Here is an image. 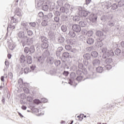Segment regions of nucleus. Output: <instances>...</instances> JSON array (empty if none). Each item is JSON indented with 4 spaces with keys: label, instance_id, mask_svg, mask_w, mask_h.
Instances as JSON below:
<instances>
[{
    "label": "nucleus",
    "instance_id": "nucleus-1",
    "mask_svg": "<svg viewBox=\"0 0 124 124\" xmlns=\"http://www.w3.org/2000/svg\"><path fill=\"white\" fill-rule=\"evenodd\" d=\"M19 42L21 43L23 47L25 46H30L33 43V38H30L28 36H25V32L20 31L17 33Z\"/></svg>",
    "mask_w": 124,
    "mask_h": 124
},
{
    "label": "nucleus",
    "instance_id": "nucleus-2",
    "mask_svg": "<svg viewBox=\"0 0 124 124\" xmlns=\"http://www.w3.org/2000/svg\"><path fill=\"white\" fill-rule=\"evenodd\" d=\"M73 9H74V7L71 6L70 8V5L68 3H66L65 4V7H61L60 8V11H55L54 16L60 17L62 13L66 14V15H70L73 12Z\"/></svg>",
    "mask_w": 124,
    "mask_h": 124
},
{
    "label": "nucleus",
    "instance_id": "nucleus-3",
    "mask_svg": "<svg viewBox=\"0 0 124 124\" xmlns=\"http://www.w3.org/2000/svg\"><path fill=\"white\" fill-rule=\"evenodd\" d=\"M102 52L104 53L103 55V59H105V63L107 64H109V63H111L113 62V59L109 57H114L115 56V53L113 50L109 51V52H106L102 49Z\"/></svg>",
    "mask_w": 124,
    "mask_h": 124
},
{
    "label": "nucleus",
    "instance_id": "nucleus-4",
    "mask_svg": "<svg viewBox=\"0 0 124 124\" xmlns=\"http://www.w3.org/2000/svg\"><path fill=\"white\" fill-rule=\"evenodd\" d=\"M93 78H95L94 73H93V72H91L89 73H86V74H84V75L77 76L76 79L79 83V82H80L81 80L84 81L86 80V79H93Z\"/></svg>",
    "mask_w": 124,
    "mask_h": 124
},
{
    "label": "nucleus",
    "instance_id": "nucleus-5",
    "mask_svg": "<svg viewBox=\"0 0 124 124\" xmlns=\"http://www.w3.org/2000/svg\"><path fill=\"white\" fill-rule=\"evenodd\" d=\"M78 14L81 17H87V16H88V15L91 13V12L84 10V8L81 6L78 7Z\"/></svg>",
    "mask_w": 124,
    "mask_h": 124
},
{
    "label": "nucleus",
    "instance_id": "nucleus-6",
    "mask_svg": "<svg viewBox=\"0 0 124 124\" xmlns=\"http://www.w3.org/2000/svg\"><path fill=\"white\" fill-rule=\"evenodd\" d=\"M106 6H107V9H108L110 12H115L116 9L118 7V6L116 3H113L112 5H111V2H107Z\"/></svg>",
    "mask_w": 124,
    "mask_h": 124
},
{
    "label": "nucleus",
    "instance_id": "nucleus-7",
    "mask_svg": "<svg viewBox=\"0 0 124 124\" xmlns=\"http://www.w3.org/2000/svg\"><path fill=\"white\" fill-rule=\"evenodd\" d=\"M24 52L25 54H33L35 52V48L34 45H31L30 47L26 46L24 49Z\"/></svg>",
    "mask_w": 124,
    "mask_h": 124
},
{
    "label": "nucleus",
    "instance_id": "nucleus-8",
    "mask_svg": "<svg viewBox=\"0 0 124 124\" xmlns=\"http://www.w3.org/2000/svg\"><path fill=\"white\" fill-rule=\"evenodd\" d=\"M49 19L46 16V15L44 16L42 18V22L41 23L42 27H43L44 28L47 27L48 23H49Z\"/></svg>",
    "mask_w": 124,
    "mask_h": 124
},
{
    "label": "nucleus",
    "instance_id": "nucleus-9",
    "mask_svg": "<svg viewBox=\"0 0 124 124\" xmlns=\"http://www.w3.org/2000/svg\"><path fill=\"white\" fill-rule=\"evenodd\" d=\"M19 62L23 67L27 66V59H26V56L22 54L20 56L19 58Z\"/></svg>",
    "mask_w": 124,
    "mask_h": 124
},
{
    "label": "nucleus",
    "instance_id": "nucleus-10",
    "mask_svg": "<svg viewBox=\"0 0 124 124\" xmlns=\"http://www.w3.org/2000/svg\"><path fill=\"white\" fill-rule=\"evenodd\" d=\"M72 30L75 31V32H77V33H78L81 31V27H80L79 24H73L72 26Z\"/></svg>",
    "mask_w": 124,
    "mask_h": 124
},
{
    "label": "nucleus",
    "instance_id": "nucleus-11",
    "mask_svg": "<svg viewBox=\"0 0 124 124\" xmlns=\"http://www.w3.org/2000/svg\"><path fill=\"white\" fill-rule=\"evenodd\" d=\"M89 20L92 23H95L97 21V15L96 14H91L89 16Z\"/></svg>",
    "mask_w": 124,
    "mask_h": 124
},
{
    "label": "nucleus",
    "instance_id": "nucleus-12",
    "mask_svg": "<svg viewBox=\"0 0 124 124\" xmlns=\"http://www.w3.org/2000/svg\"><path fill=\"white\" fill-rule=\"evenodd\" d=\"M55 58L52 56H48L46 59V62L50 65L51 67H53L54 66L53 65L55 62Z\"/></svg>",
    "mask_w": 124,
    "mask_h": 124
},
{
    "label": "nucleus",
    "instance_id": "nucleus-13",
    "mask_svg": "<svg viewBox=\"0 0 124 124\" xmlns=\"http://www.w3.org/2000/svg\"><path fill=\"white\" fill-rule=\"evenodd\" d=\"M83 64H84L85 66H86V67H88V70L90 71H92L93 69V68L91 65V64L90 63V62L88 61V60H83Z\"/></svg>",
    "mask_w": 124,
    "mask_h": 124
},
{
    "label": "nucleus",
    "instance_id": "nucleus-14",
    "mask_svg": "<svg viewBox=\"0 0 124 124\" xmlns=\"http://www.w3.org/2000/svg\"><path fill=\"white\" fill-rule=\"evenodd\" d=\"M95 34L98 37L102 38L103 36H104V31L103 30H98L95 32Z\"/></svg>",
    "mask_w": 124,
    "mask_h": 124
},
{
    "label": "nucleus",
    "instance_id": "nucleus-15",
    "mask_svg": "<svg viewBox=\"0 0 124 124\" xmlns=\"http://www.w3.org/2000/svg\"><path fill=\"white\" fill-rule=\"evenodd\" d=\"M86 43L88 45H93L94 43V39L91 37H88L86 40Z\"/></svg>",
    "mask_w": 124,
    "mask_h": 124
},
{
    "label": "nucleus",
    "instance_id": "nucleus-16",
    "mask_svg": "<svg viewBox=\"0 0 124 124\" xmlns=\"http://www.w3.org/2000/svg\"><path fill=\"white\" fill-rule=\"evenodd\" d=\"M69 57H70V54H69V53L68 52H64L62 53V58L61 60L66 61V60L68 59Z\"/></svg>",
    "mask_w": 124,
    "mask_h": 124
},
{
    "label": "nucleus",
    "instance_id": "nucleus-17",
    "mask_svg": "<svg viewBox=\"0 0 124 124\" xmlns=\"http://www.w3.org/2000/svg\"><path fill=\"white\" fill-rule=\"evenodd\" d=\"M82 19V16L80 15H77L73 17L74 22H79Z\"/></svg>",
    "mask_w": 124,
    "mask_h": 124
},
{
    "label": "nucleus",
    "instance_id": "nucleus-18",
    "mask_svg": "<svg viewBox=\"0 0 124 124\" xmlns=\"http://www.w3.org/2000/svg\"><path fill=\"white\" fill-rule=\"evenodd\" d=\"M21 25L23 28V31H29V25L28 22H23L21 23Z\"/></svg>",
    "mask_w": 124,
    "mask_h": 124
},
{
    "label": "nucleus",
    "instance_id": "nucleus-19",
    "mask_svg": "<svg viewBox=\"0 0 124 124\" xmlns=\"http://www.w3.org/2000/svg\"><path fill=\"white\" fill-rule=\"evenodd\" d=\"M78 67L79 69H81L82 70H83V71H84L85 73H88V72H87V69L85 68L83 63L78 62Z\"/></svg>",
    "mask_w": 124,
    "mask_h": 124
},
{
    "label": "nucleus",
    "instance_id": "nucleus-20",
    "mask_svg": "<svg viewBox=\"0 0 124 124\" xmlns=\"http://www.w3.org/2000/svg\"><path fill=\"white\" fill-rule=\"evenodd\" d=\"M15 16H18V17H22V13L19 8H16L15 11Z\"/></svg>",
    "mask_w": 124,
    "mask_h": 124
},
{
    "label": "nucleus",
    "instance_id": "nucleus-21",
    "mask_svg": "<svg viewBox=\"0 0 124 124\" xmlns=\"http://www.w3.org/2000/svg\"><path fill=\"white\" fill-rule=\"evenodd\" d=\"M103 45V43H102V39H99V40H97L95 46L96 47H102Z\"/></svg>",
    "mask_w": 124,
    "mask_h": 124
},
{
    "label": "nucleus",
    "instance_id": "nucleus-22",
    "mask_svg": "<svg viewBox=\"0 0 124 124\" xmlns=\"http://www.w3.org/2000/svg\"><path fill=\"white\" fill-rule=\"evenodd\" d=\"M32 63V57L31 56H29L26 60V66L28 64H31Z\"/></svg>",
    "mask_w": 124,
    "mask_h": 124
},
{
    "label": "nucleus",
    "instance_id": "nucleus-23",
    "mask_svg": "<svg viewBox=\"0 0 124 124\" xmlns=\"http://www.w3.org/2000/svg\"><path fill=\"white\" fill-rule=\"evenodd\" d=\"M115 1L118 2V6L119 7H123L124 5V0H114Z\"/></svg>",
    "mask_w": 124,
    "mask_h": 124
},
{
    "label": "nucleus",
    "instance_id": "nucleus-24",
    "mask_svg": "<svg viewBox=\"0 0 124 124\" xmlns=\"http://www.w3.org/2000/svg\"><path fill=\"white\" fill-rule=\"evenodd\" d=\"M83 58L84 60H87V61H89V60H91L92 58V55L91 54L87 53H85L83 55Z\"/></svg>",
    "mask_w": 124,
    "mask_h": 124
},
{
    "label": "nucleus",
    "instance_id": "nucleus-25",
    "mask_svg": "<svg viewBox=\"0 0 124 124\" xmlns=\"http://www.w3.org/2000/svg\"><path fill=\"white\" fill-rule=\"evenodd\" d=\"M68 35L70 37H71L72 38H74V37L76 36V33H75V31H74L71 30L69 31Z\"/></svg>",
    "mask_w": 124,
    "mask_h": 124
},
{
    "label": "nucleus",
    "instance_id": "nucleus-26",
    "mask_svg": "<svg viewBox=\"0 0 124 124\" xmlns=\"http://www.w3.org/2000/svg\"><path fill=\"white\" fill-rule=\"evenodd\" d=\"M85 74H86V72H85V71L79 69L77 70V76L85 75Z\"/></svg>",
    "mask_w": 124,
    "mask_h": 124
},
{
    "label": "nucleus",
    "instance_id": "nucleus-27",
    "mask_svg": "<svg viewBox=\"0 0 124 124\" xmlns=\"http://www.w3.org/2000/svg\"><path fill=\"white\" fill-rule=\"evenodd\" d=\"M91 56L92 58H94L95 59L96 58H97L98 57V52L96 51H93L91 52Z\"/></svg>",
    "mask_w": 124,
    "mask_h": 124
},
{
    "label": "nucleus",
    "instance_id": "nucleus-28",
    "mask_svg": "<svg viewBox=\"0 0 124 124\" xmlns=\"http://www.w3.org/2000/svg\"><path fill=\"white\" fill-rule=\"evenodd\" d=\"M41 46L43 49H47L49 47V44L48 42L41 43Z\"/></svg>",
    "mask_w": 124,
    "mask_h": 124
},
{
    "label": "nucleus",
    "instance_id": "nucleus-29",
    "mask_svg": "<svg viewBox=\"0 0 124 124\" xmlns=\"http://www.w3.org/2000/svg\"><path fill=\"white\" fill-rule=\"evenodd\" d=\"M87 21L82 20V21H80L78 25L79 26H80V28L81 27V28H84L85 27H86V26H87Z\"/></svg>",
    "mask_w": 124,
    "mask_h": 124
},
{
    "label": "nucleus",
    "instance_id": "nucleus-30",
    "mask_svg": "<svg viewBox=\"0 0 124 124\" xmlns=\"http://www.w3.org/2000/svg\"><path fill=\"white\" fill-rule=\"evenodd\" d=\"M92 63L94 66L99 65L100 63V60L97 59H94Z\"/></svg>",
    "mask_w": 124,
    "mask_h": 124
},
{
    "label": "nucleus",
    "instance_id": "nucleus-31",
    "mask_svg": "<svg viewBox=\"0 0 124 124\" xmlns=\"http://www.w3.org/2000/svg\"><path fill=\"white\" fill-rule=\"evenodd\" d=\"M42 8L44 11H47V10L49 9V6L48 5V4L44 3L43 4Z\"/></svg>",
    "mask_w": 124,
    "mask_h": 124
},
{
    "label": "nucleus",
    "instance_id": "nucleus-32",
    "mask_svg": "<svg viewBox=\"0 0 124 124\" xmlns=\"http://www.w3.org/2000/svg\"><path fill=\"white\" fill-rule=\"evenodd\" d=\"M50 31H56L57 30V24L55 23H52L50 26Z\"/></svg>",
    "mask_w": 124,
    "mask_h": 124
},
{
    "label": "nucleus",
    "instance_id": "nucleus-33",
    "mask_svg": "<svg viewBox=\"0 0 124 124\" xmlns=\"http://www.w3.org/2000/svg\"><path fill=\"white\" fill-rule=\"evenodd\" d=\"M19 20L18 18H16V16H15L11 17V23H14L16 25V23H18Z\"/></svg>",
    "mask_w": 124,
    "mask_h": 124
},
{
    "label": "nucleus",
    "instance_id": "nucleus-34",
    "mask_svg": "<svg viewBox=\"0 0 124 124\" xmlns=\"http://www.w3.org/2000/svg\"><path fill=\"white\" fill-rule=\"evenodd\" d=\"M54 64L55 65V66H56L57 67H58V66H60L61 64H62V62H61V60H54Z\"/></svg>",
    "mask_w": 124,
    "mask_h": 124
},
{
    "label": "nucleus",
    "instance_id": "nucleus-35",
    "mask_svg": "<svg viewBox=\"0 0 124 124\" xmlns=\"http://www.w3.org/2000/svg\"><path fill=\"white\" fill-rule=\"evenodd\" d=\"M40 39L41 40V43H45V42H48V38H47V37L46 36H41Z\"/></svg>",
    "mask_w": 124,
    "mask_h": 124
},
{
    "label": "nucleus",
    "instance_id": "nucleus-36",
    "mask_svg": "<svg viewBox=\"0 0 124 124\" xmlns=\"http://www.w3.org/2000/svg\"><path fill=\"white\" fill-rule=\"evenodd\" d=\"M96 72H98V73H102L103 72V70H104V68H103V67H98L96 69Z\"/></svg>",
    "mask_w": 124,
    "mask_h": 124
},
{
    "label": "nucleus",
    "instance_id": "nucleus-37",
    "mask_svg": "<svg viewBox=\"0 0 124 124\" xmlns=\"http://www.w3.org/2000/svg\"><path fill=\"white\" fill-rule=\"evenodd\" d=\"M65 39H64V37L61 36H60L58 38V41L59 43H63L64 42V41Z\"/></svg>",
    "mask_w": 124,
    "mask_h": 124
},
{
    "label": "nucleus",
    "instance_id": "nucleus-38",
    "mask_svg": "<svg viewBox=\"0 0 124 124\" xmlns=\"http://www.w3.org/2000/svg\"><path fill=\"white\" fill-rule=\"evenodd\" d=\"M114 53L116 56H121V53H122V50L120 49V48H116L114 51Z\"/></svg>",
    "mask_w": 124,
    "mask_h": 124
},
{
    "label": "nucleus",
    "instance_id": "nucleus-39",
    "mask_svg": "<svg viewBox=\"0 0 124 124\" xmlns=\"http://www.w3.org/2000/svg\"><path fill=\"white\" fill-rule=\"evenodd\" d=\"M71 51L72 52V53H73L74 54V57H76V56H77V55L78 54V50H77L76 48H73L71 49Z\"/></svg>",
    "mask_w": 124,
    "mask_h": 124
},
{
    "label": "nucleus",
    "instance_id": "nucleus-40",
    "mask_svg": "<svg viewBox=\"0 0 124 124\" xmlns=\"http://www.w3.org/2000/svg\"><path fill=\"white\" fill-rule=\"evenodd\" d=\"M104 70H110L111 68H112V66L110 64H107L106 65H104L103 66Z\"/></svg>",
    "mask_w": 124,
    "mask_h": 124
},
{
    "label": "nucleus",
    "instance_id": "nucleus-41",
    "mask_svg": "<svg viewBox=\"0 0 124 124\" xmlns=\"http://www.w3.org/2000/svg\"><path fill=\"white\" fill-rule=\"evenodd\" d=\"M31 71L29 67H27L23 69V72L24 74H28L29 72H31Z\"/></svg>",
    "mask_w": 124,
    "mask_h": 124
},
{
    "label": "nucleus",
    "instance_id": "nucleus-42",
    "mask_svg": "<svg viewBox=\"0 0 124 124\" xmlns=\"http://www.w3.org/2000/svg\"><path fill=\"white\" fill-rule=\"evenodd\" d=\"M93 50V46H87L86 48V51H87V52H88V53H91V52H92Z\"/></svg>",
    "mask_w": 124,
    "mask_h": 124
},
{
    "label": "nucleus",
    "instance_id": "nucleus-43",
    "mask_svg": "<svg viewBox=\"0 0 124 124\" xmlns=\"http://www.w3.org/2000/svg\"><path fill=\"white\" fill-rule=\"evenodd\" d=\"M61 30L63 32H66V31H67V26H66V25H62L61 26Z\"/></svg>",
    "mask_w": 124,
    "mask_h": 124
},
{
    "label": "nucleus",
    "instance_id": "nucleus-44",
    "mask_svg": "<svg viewBox=\"0 0 124 124\" xmlns=\"http://www.w3.org/2000/svg\"><path fill=\"white\" fill-rule=\"evenodd\" d=\"M64 48L67 51H71L72 49V46L69 45H66L64 46Z\"/></svg>",
    "mask_w": 124,
    "mask_h": 124
},
{
    "label": "nucleus",
    "instance_id": "nucleus-45",
    "mask_svg": "<svg viewBox=\"0 0 124 124\" xmlns=\"http://www.w3.org/2000/svg\"><path fill=\"white\" fill-rule=\"evenodd\" d=\"M108 26L109 27H114V26H115V22L113 21H108Z\"/></svg>",
    "mask_w": 124,
    "mask_h": 124
},
{
    "label": "nucleus",
    "instance_id": "nucleus-46",
    "mask_svg": "<svg viewBox=\"0 0 124 124\" xmlns=\"http://www.w3.org/2000/svg\"><path fill=\"white\" fill-rule=\"evenodd\" d=\"M70 77L71 79L74 80L76 78V74L74 72H72L70 74Z\"/></svg>",
    "mask_w": 124,
    "mask_h": 124
},
{
    "label": "nucleus",
    "instance_id": "nucleus-47",
    "mask_svg": "<svg viewBox=\"0 0 124 124\" xmlns=\"http://www.w3.org/2000/svg\"><path fill=\"white\" fill-rule=\"evenodd\" d=\"M47 74H50V75H54L56 74V70L55 68H53L52 70H50L48 73H46Z\"/></svg>",
    "mask_w": 124,
    "mask_h": 124
},
{
    "label": "nucleus",
    "instance_id": "nucleus-48",
    "mask_svg": "<svg viewBox=\"0 0 124 124\" xmlns=\"http://www.w3.org/2000/svg\"><path fill=\"white\" fill-rule=\"evenodd\" d=\"M62 21L64 22H66V21H68V16L65 15H62L61 17Z\"/></svg>",
    "mask_w": 124,
    "mask_h": 124
},
{
    "label": "nucleus",
    "instance_id": "nucleus-49",
    "mask_svg": "<svg viewBox=\"0 0 124 124\" xmlns=\"http://www.w3.org/2000/svg\"><path fill=\"white\" fill-rule=\"evenodd\" d=\"M57 3L60 7H64V6H62V5H63V1L62 0H59L57 1Z\"/></svg>",
    "mask_w": 124,
    "mask_h": 124
},
{
    "label": "nucleus",
    "instance_id": "nucleus-50",
    "mask_svg": "<svg viewBox=\"0 0 124 124\" xmlns=\"http://www.w3.org/2000/svg\"><path fill=\"white\" fill-rule=\"evenodd\" d=\"M60 16H54V21L55 22V23H60Z\"/></svg>",
    "mask_w": 124,
    "mask_h": 124
},
{
    "label": "nucleus",
    "instance_id": "nucleus-51",
    "mask_svg": "<svg viewBox=\"0 0 124 124\" xmlns=\"http://www.w3.org/2000/svg\"><path fill=\"white\" fill-rule=\"evenodd\" d=\"M107 19H108V15H103L101 18V20L104 22H105Z\"/></svg>",
    "mask_w": 124,
    "mask_h": 124
},
{
    "label": "nucleus",
    "instance_id": "nucleus-52",
    "mask_svg": "<svg viewBox=\"0 0 124 124\" xmlns=\"http://www.w3.org/2000/svg\"><path fill=\"white\" fill-rule=\"evenodd\" d=\"M46 16L49 19H52V18H53V17H54V15L52 13H48L47 15H46Z\"/></svg>",
    "mask_w": 124,
    "mask_h": 124
},
{
    "label": "nucleus",
    "instance_id": "nucleus-53",
    "mask_svg": "<svg viewBox=\"0 0 124 124\" xmlns=\"http://www.w3.org/2000/svg\"><path fill=\"white\" fill-rule=\"evenodd\" d=\"M44 3H43V0H39L38 2L37 3L38 7H40V6L42 7V5H43Z\"/></svg>",
    "mask_w": 124,
    "mask_h": 124
},
{
    "label": "nucleus",
    "instance_id": "nucleus-54",
    "mask_svg": "<svg viewBox=\"0 0 124 124\" xmlns=\"http://www.w3.org/2000/svg\"><path fill=\"white\" fill-rule=\"evenodd\" d=\"M49 9L50 11H53L55 9V3H51Z\"/></svg>",
    "mask_w": 124,
    "mask_h": 124
},
{
    "label": "nucleus",
    "instance_id": "nucleus-55",
    "mask_svg": "<svg viewBox=\"0 0 124 124\" xmlns=\"http://www.w3.org/2000/svg\"><path fill=\"white\" fill-rule=\"evenodd\" d=\"M48 36H49V37H53V36H54L55 33H54V31H53L52 30H50L48 33Z\"/></svg>",
    "mask_w": 124,
    "mask_h": 124
},
{
    "label": "nucleus",
    "instance_id": "nucleus-56",
    "mask_svg": "<svg viewBox=\"0 0 124 124\" xmlns=\"http://www.w3.org/2000/svg\"><path fill=\"white\" fill-rule=\"evenodd\" d=\"M15 48V45L14 44H11L10 45H9V48L10 50H11L12 51Z\"/></svg>",
    "mask_w": 124,
    "mask_h": 124
},
{
    "label": "nucleus",
    "instance_id": "nucleus-57",
    "mask_svg": "<svg viewBox=\"0 0 124 124\" xmlns=\"http://www.w3.org/2000/svg\"><path fill=\"white\" fill-rule=\"evenodd\" d=\"M27 100L28 101H30V102H31L32 100H33V98H32V96L31 95H28L27 98Z\"/></svg>",
    "mask_w": 124,
    "mask_h": 124
},
{
    "label": "nucleus",
    "instance_id": "nucleus-58",
    "mask_svg": "<svg viewBox=\"0 0 124 124\" xmlns=\"http://www.w3.org/2000/svg\"><path fill=\"white\" fill-rule=\"evenodd\" d=\"M27 34L28 36H31L33 34V32L31 30L27 31Z\"/></svg>",
    "mask_w": 124,
    "mask_h": 124
},
{
    "label": "nucleus",
    "instance_id": "nucleus-59",
    "mask_svg": "<svg viewBox=\"0 0 124 124\" xmlns=\"http://www.w3.org/2000/svg\"><path fill=\"white\" fill-rule=\"evenodd\" d=\"M33 102L35 104L38 105V104H40V100L38 99H35L33 100Z\"/></svg>",
    "mask_w": 124,
    "mask_h": 124
},
{
    "label": "nucleus",
    "instance_id": "nucleus-60",
    "mask_svg": "<svg viewBox=\"0 0 124 124\" xmlns=\"http://www.w3.org/2000/svg\"><path fill=\"white\" fill-rule=\"evenodd\" d=\"M31 71L32 70V71H33V70H34L35 69V68H36V66H35V65L34 64H32L31 65V66L30 67Z\"/></svg>",
    "mask_w": 124,
    "mask_h": 124
},
{
    "label": "nucleus",
    "instance_id": "nucleus-61",
    "mask_svg": "<svg viewBox=\"0 0 124 124\" xmlns=\"http://www.w3.org/2000/svg\"><path fill=\"white\" fill-rule=\"evenodd\" d=\"M23 90L25 93H30V90L27 88L24 87Z\"/></svg>",
    "mask_w": 124,
    "mask_h": 124
},
{
    "label": "nucleus",
    "instance_id": "nucleus-62",
    "mask_svg": "<svg viewBox=\"0 0 124 124\" xmlns=\"http://www.w3.org/2000/svg\"><path fill=\"white\" fill-rule=\"evenodd\" d=\"M62 74L64 75V76L67 77L69 75V72L67 71H64L62 73Z\"/></svg>",
    "mask_w": 124,
    "mask_h": 124
},
{
    "label": "nucleus",
    "instance_id": "nucleus-63",
    "mask_svg": "<svg viewBox=\"0 0 124 124\" xmlns=\"http://www.w3.org/2000/svg\"><path fill=\"white\" fill-rule=\"evenodd\" d=\"M45 15H44V14L43 13V12H40L38 13V16L39 17H40V18H41V17H42V18H43V16H45Z\"/></svg>",
    "mask_w": 124,
    "mask_h": 124
},
{
    "label": "nucleus",
    "instance_id": "nucleus-64",
    "mask_svg": "<svg viewBox=\"0 0 124 124\" xmlns=\"http://www.w3.org/2000/svg\"><path fill=\"white\" fill-rule=\"evenodd\" d=\"M67 44H70V45H73V41L71 39H69L67 40Z\"/></svg>",
    "mask_w": 124,
    "mask_h": 124
}]
</instances>
